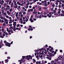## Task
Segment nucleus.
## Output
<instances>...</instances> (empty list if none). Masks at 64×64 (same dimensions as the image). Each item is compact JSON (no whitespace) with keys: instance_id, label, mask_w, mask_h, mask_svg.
<instances>
[{"instance_id":"nucleus-1","label":"nucleus","mask_w":64,"mask_h":64,"mask_svg":"<svg viewBox=\"0 0 64 64\" xmlns=\"http://www.w3.org/2000/svg\"><path fill=\"white\" fill-rule=\"evenodd\" d=\"M4 43H5V45L6 46H8V47H10L11 45H10V44L8 43V42H7L6 40H4Z\"/></svg>"},{"instance_id":"nucleus-2","label":"nucleus","mask_w":64,"mask_h":64,"mask_svg":"<svg viewBox=\"0 0 64 64\" xmlns=\"http://www.w3.org/2000/svg\"><path fill=\"white\" fill-rule=\"evenodd\" d=\"M6 8L5 9V11H6L7 10H10V6H9V5H8L6 6Z\"/></svg>"},{"instance_id":"nucleus-3","label":"nucleus","mask_w":64,"mask_h":64,"mask_svg":"<svg viewBox=\"0 0 64 64\" xmlns=\"http://www.w3.org/2000/svg\"><path fill=\"white\" fill-rule=\"evenodd\" d=\"M58 60H62L63 59V58L62 56H60L58 57Z\"/></svg>"},{"instance_id":"nucleus-4","label":"nucleus","mask_w":64,"mask_h":64,"mask_svg":"<svg viewBox=\"0 0 64 64\" xmlns=\"http://www.w3.org/2000/svg\"><path fill=\"white\" fill-rule=\"evenodd\" d=\"M6 30L7 31H8V33L11 32V33H13V30H9L8 28H6Z\"/></svg>"},{"instance_id":"nucleus-5","label":"nucleus","mask_w":64,"mask_h":64,"mask_svg":"<svg viewBox=\"0 0 64 64\" xmlns=\"http://www.w3.org/2000/svg\"><path fill=\"white\" fill-rule=\"evenodd\" d=\"M16 23H17V22H13V25L14 26V28H16Z\"/></svg>"},{"instance_id":"nucleus-6","label":"nucleus","mask_w":64,"mask_h":64,"mask_svg":"<svg viewBox=\"0 0 64 64\" xmlns=\"http://www.w3.org/2000/svg\"><path fill=\"white\" fill-rule=\"evenodd\" d=\"M46 56H47V57H46V58H47V59H48L50 60H51V58L49 57V55H47Z\"/></svg>"},{"instance_id":"nucleus-7","label":"nucleus","mask_w":64,"mask_h":64,"mask_svg":"<svg viewBox=\"0 0 64 64\" xmlns=\"http://www.w3.org/2000/svg\"><path fill=\"white\" fill-rule=\"evenodd\" d=\"M12 2L14 3V6H16L17 5V3H16V2L15 0H14L12 1Z\"/></svg>"},{"instance_id":"nucleus-8","label":"nucleus","mask_w":64,"mask_h":64,"mask_svg":"<svg viewBox=\"0 0 64 64\" xmlns=\"http://www.w3.org/2000/svg\"><path fill=\"white\" fill-rule=\"evenodd\" d=\"M35 18H39V15L38 14H36L35 16Z\"/></svg>"},{"instance_id":"nucleus-9","label":"nucleus","mask_w":64,"mask_h":64,"mask_svg":"<svg viewBox=\"0 0 64 64\" xmlns=\"http://www.w3.org/2000/svg\"><path fill=\"white\" fill-rule=\"evenodd\" d=\"M22 8L23 10H24V11H27V9H25V8L24 7H22Z\"/></svg>"},{"instance_id":"nucleus-10","label":"nucleus","mask_w":64,"mask_h":64,"mask_svg":"<svg viewBox=\"0 0 64 64\" xmlns=\"http://www.w3.org/2000/svg\"><path fill=\"white\" fill-rule=\"evenodd\" d=\"M39 54L40 55V54H41V55H43V54H44V53L42 52L41 53V52H40L39 53H38L37 54V55H38Z\"/></svg>"},{"instance_id":"nucleus-11","label":"nucleus","mask_w":64,"mask_h":64,"mask_svg":"<svg viewBox=\"0 0 64 64\" xmlns=\"http://www.w3.org/2000/svg\"><path fill=\"white\" fill-rule=\"evenodd\" d=\"M38 10L40 11L42 10L41 8V6H38Z\"/></svg>"},{"instance_id":"nucleus-12","label":"nucleus","mask_w":64,"mask_h":64,"mask_svg":"<svg viewBox=\"0 0 64 64\" xmlns=\"http://www.w3.org/2000/svg\"><path fill=\"white\" fill-rule=\"evenodd\" d=\"M30 21L31 22V23H32L34 22V20H32V18H30Z\"/></svg>"},{"instance_id":"nucleus-13","label":"nucleus","mask_w":64,"mask_h":64,"mask_svg":"<svg viewBox=\"0 0 64 64\" xmlns=\"http://www.w3.org/2000/svg\"><path fill=\"white\" fill-rule=\"evenodd\" d=\"M4 22H6V21H9V20H7V19L6 18H4Z\"/></svg>"},{"instance_id":"nucleus-14","label":"nucleus","mask_w":64,"mask_h":64,"mask_svg":"<svg viewBox=\"0 0 64 64\" xmlns=\"http://www.w3.org/2000/svg\"><path fill=\"white\" fill-rule=\"evenodd\" d=\"M6 13H7L8 15H10V14H11V12H9V11H6Z\"/></svg>"},{"instance_id":"nucleus-15","label":"nucleus","mask_w":64,"mask_h":64,"mask_svg":"<svg viewBox=\"0 0 64 64\" xmlns=\"http://www.w3.org/2000/svg\"><path fill=\"white\" fill-rule=\"evenodd\" d=\"M14 6V3H12L11 4V7L12 8Z\"/></svg>"},{"instance_id":"nucleus-16","label":"nucleus","mask_w":64,"mask_h":64,"mask_svg":"<svg viewBox=\"0 0 64 64\" xmlns=\"http://www.w3.org/2000/svg\"><path fill=\"white\" fill-rule=\"evenodd\" d=\"M1 9L2 10H5V8L3 6L2 7Z\"/></svg>"},{"instance_id":"nucleus-17","label":"nucleus","mask_w":64,"mask_h":64,"mask_svg":"<svg viewBox=\"0 0 64 64\" xmlns=\"http://www.w3.org/2000/svg\"><path fill=\"white\" fill-rule=\"evenodd\" d=\"M2 14L3 15H4V16H5L7 15V14L6 12H4L3 14Z\"/></svg>"},{"instance_id":"nucleus-18","label":"nucleus","mask_w":64,"mask_h":64,"mask_svg":"<svg viewBox=\"0 0 64 64\" xmlns=\"http://www.w3.org/2000/svg\"><path fill=\"white\" fill-rule=\"evenodd\" d=\"M42 5L43 6L44 5L45 6H48V4L46 3H45V4H43Z\"/></svg>"},{"instance_id":"nucleus-19","label":"nucleus","mask_w":64,"mask_h":64,"mask_svg":"<svg viewBox=\"0 0 64 64\" xmlns=\"http://www.w3.org/2000/svg\"><path fill=\"white\" fill-rule=\"evenodd\" d=\"M29 19V17L28 16H26V19Z\"/></svg>"},{"instance_id":"nucleus-20","label":"nucleus","mask_w":64,"mask_h":64,"mask_svg":"<svg viewBox=\"0 0 64 64\" xmlns=\"http://www.w3.org/2000/svg\"><path fill=\"white\" fill-rule=\"evenodd\" d=\"M22 18H20V20H19V23H20V21H21L22 20Z\"/></svg>"},{"instance_id":"nucleus-21","label":"nucleus","mask_w":64,"mask_h":64,"mask_svg":"<svg viewBox=\"0 0 64 64\" xmlns=\"http://www.w3.org/2000/svg\"><path fill=\"white\" fill-rule=\"evenodd\" d=\"M54 13V12H49V14L50 15H51L52 14H53Z\"/></svg>"},{"instance_id":"nucleus-22","label":"nucleus","mask_w":64,"mask_h":64,"mask_svg":"<svg viewBox=\"0 0 64 64\" xmlns=\"http://www.w3.org/2000/svg\"><path fill=\"white\" fill-rule=\"evenodd\" d=\"M26 1H23L22 2V3L23 4H26Z\"/></svg>"},{"instance_id":"nucleus-23","label":"nucleus","mask_w":64,"mask_h":64,"mask_svg":"<svg viewBox=\"0 0 64 64\" xmlns=\"http://www.w3.org/2000/svg\"><path fill=\"white\" fill-rule=\"evenodd\" d=\"M8 60L7 59L5 60V63H8Z\"/></svg>"},{"instance_id":"nucleus-24","label":"nucleus","mask_w":64,"mask_h":64,"mask_svg":"<svg viewBox=\"0 0 64 64\" xmlns=\"http://www.w3.org/2000/svg\"><path fill=\"white\" fill-rule=\"evenodd\" d=\"M54 62H54V60H52L51 62V63L52 64H53L54 63Z\"/></svg>"},{"instance_id":"nucleus-25","label":"nucleus","mask_w":64,"mask_h":64,"mask_svg":"<svg viewBox=\"0 0 64 64\" xmlns=\"http://www.w3.org/2000/svg\"><path fill=\"white\" fill-rule=\"evenodd\" d=\"M33 14H36V13H37V12L36 11H35L33 12Z\"/></svg>"},{"instance_id":"nucleus-26","label":"nucleus","mask_w":64,"mask_h":64,"mask_svg":"<svg viewBox=\"0 0 64 64\" xmlns=\"http://www.w3.org/2000/svg\"><path fill=\"white\" fill-rule=\"evenodd\" d=\"M9 11H10V12H12V8H10V9L9 10Z\"/></svg>"},{"instance_id":"nucleus-27","label":"nucleus","mask_w":64,"mask_h":64,"mask_svg":"<svg viewBox=\"0 0 64 64\" xmlns=\"http://www.w3.org/2000/svg\"><path fill=\"white\" fill-rule=\"evenodd\" d=\"M29 5V2H28L27 4H26V6H28Z\"/></svg>"},{"instance_id":"nucleus-28","label":"nucleus","mask_w":64,"mask_h":64,"mask_svg":"<svg viewBox=\"0 0 64 64\" xmlns=\"http://www.w3.org/2000/svg\"><path fill=\"white\" fill-rule=\"evenodd\" d=\"M4 7H6L7 6V4L6 3H4Z\"/></svg>"},{"instance_id":"nucleus-29","label":"nucleus","mask_w":64,"mask_h":64,"mask_svg":"<svg viewBox=\"0 0 64 64\" xmlns=\"http://www.w3.org/2000/svg\"><path fill=\"white\" fill-rule=\"evenodd\" d=\"M1 11L2 12V14H3L4 13V10H1Z\"/></svg>"},{"instance_id":"nucleus-30","label":"nucleus","mask_w":64,"mask_h":64,"mask_svg":"<svg viewBox=\"0 0 64 64\" xmlns=\"http://www.w3.org/2000/svg\"><path fill=\"white\" fill-rule=\"evenodd\" d=\"M12 14V15H15L16 14V12H13Z\"/></svg>"},{"instance_id":"nucleus-31","label":"nucleus","mask_w":64,"mask_h":64,"mask_svg":"<svg viewBox=\"0 0 64 64\" xmlns=\"http://www.w3.org/2000/svg\"><path fill=\"white\" fill-rule=\"evenodd\" d=\"M26 14V12H23V14L24 15H25V14Z\"/></svg>"},{"instance_id":"nucleus-32","label":"nucleus","mask_w":64,"mask_h":64,"mask_svg":"<svg viewBox=\"0 0 64 64\" xmlns=\"http://www.w3.org/2000/svg\"><path fill=\"white\" fill-rule=\"evenodd\" d=\"M11 3H12V1H9V5H10V4H11Z\"/></svg>"},{"instance_id":"nucleus-33","label":"nucleus","mask_w":64,"mask_h":64,"mask_svg":"<svg viewBox=\"0 0 64 64\" xmlns=\"http://www.w3.org/2000/svg\"><path fill=\"white\" fill-rule=\"evenodd\" d=\"M33 61H34V62H36V60H35V59H33L32 60Z\"/></svg>"},{"instance_id":"nucleus-34","label":"nucleus","mask_w":64,"mask_h":64,"mask_svg":"<svg viewBox=\"0 0 64 64\" xmlns=\"http://www.w3.org/2000/svg\"><path fill=\"white\" fill-rule=\"evenodd\" d=\"M6 18H9V16H8L6 15Z\"/></svg>"},{"instance_id":"nucleus-35","label":"nucleus","mask_w":64,"mask_h":64,"mask_svg":"<svg viewBox=\"0 0 64 64\" xmlns=\"http://www.w3.org/2000/svg\"><path fill=\"white\" fill-rule=\"evenodd\" d=\"M25 6V7L26 8V9H27V8H28L29 7V6Z\"/></svg>"},{"instance_id":"nucleus-36","label":"nucleus","mask_w":64,"mask_h":64,"mask_svg":"<svg viewBox=\"0 0 64 64\" xmlns=\"http://www.w3.org/2000/svg\"><path fill=\"white\" fill-rule=\"evenodd\" d=\"M44 15H46L47 12H44Z\"/></svg>"},{"instance_id":"nucleus-37","label":"nucleus","mask_w":64,"mask_h":64,"mask_svg":"<svg viewBox=\"0 0 64 64\" xmlns=\"http://www.w3.org/2000/svg\"><path fill=\"white\" fill-rule=\"evenodd\" d=\"M4 18H3V17L1 16L0 17V18L1 19H2V20H3V19H4Z\"/></svg>"},{"instance_id":"nucleus-38","label":"nucleus","mask_w":64,"mask_h":64,"mask_svg":"<svg viewBox=\"0 0 64 64\" xmlns=\"http://www.w3.org/2000/svg\"><path fill=\"white\" fill-rule=\"evenodd\" d=\"M22 58H23L24 59H25V58H26V56H22Z\"/></svg>"},{"instance_id":"nucleus-39","label":"nucleus","mask_w":64,"mask_h":64,"mask_svg":"<svg viewBox=\"0 0 64 64\" xmlns=\"http://www.w3.org/2000/svg\"><path fill=\"white\" fill-rule=\"evenodd\" d=\"M36 58H37V60H39V58L38 57V56H36Z\"/></svg>"},{"instance_id":"nucleus-40","label":"nucleus","mask_w":64,"mask_h":64,"mask_svg":"<svg viewBox=\"0 0 64 64\" xmlns=\"http://www.w3.org/2000/svg\"><path fill=\"white\" fill-rule=\"evenodd\" d=\"M4 22V21L3 20H1V23H3Z\"/></svg>"},{"instance_id":"nucleus-41","label":"nucleus","mask_w":64,"mask_h":64,"mask_svg":"<svg viewBox=\"0 0 64 64\" xmlns=\"http://www.w3.org/2000/svg\"><path fill=\"white\" fill-rule=\"evenodd\" d=\"M20 26V24H18L16 26V27H19Z\"/></svg>"},{"instance_id":"nucleus-42","label":"nucleus","mask_w":64,"mask_h":64,"mask_svg":"<svg viewBox=\"0 0 64 64\" xmlns=\"http://www.w3.org/2000/svg\"><path fill=\"white\" fill-rule=\"evenodd\" d=\"M55 62H58V59H56L55 60Z\"/></svg>"},{"instance_id":"nucleus-43","label":"nucleus","mask_w":64,"mask_h":64,"mask_svg":"<svg viewBox=\"0 0 64 64\" xmlns=\"http://www.w3.org/2000/svg\"><path fill=\"white\" fill-rule=\"evenodd\" d=\"M62 13H63V14H64V11L63 10H62L61 12Z\"/></svg>"},{"instance_id":"nucleus-44","label":"nucleus","mask_w":64,"mask_h":64,"mask_svg":"<svg viewBox=\"0 0 64 64\" xmlns=\"http://www.w3.org/2000/svg\"><path fill=\"white\" fill-rule=\"evenodd\" d=\"M20 6H24V4H23L22 3L20 4Z\"/></svg>"},{"instance_id":"nucleus-45","label":"nucleus","mask_w":64,"mask_h":64,"mask_svg":"<svg viewBox=\"0 0 64 64\" xmlns=\"http://www.w3.org/2000/svg\"><path fill=\"white\" fill-rule=\"evenodd\" d=\"M2 32H3L4 31V29L3 28H2Z\"/></svg>"},{"instance_id":"nucleus-46","label":"nucleus","mask_w":64,"mask_h":64,"mask_svg":"<svg viewBox=\"0 0 64 64\" xmlns=\"http://www.w3.org/2000/svg\"><path fill=\"white\" fill-rule=\"evenodd\" d=\"M10 29H13V27L12 26H11L10 27Z\"/></svg>"},{"instance_id":"nucleus-47","label":"nucleus","mask_w":64,"mask_h":64,"mask_svg":"<svg viewBox=\"0 0 64 64\" xmlns=\"http://www.w3.org/2000/svg\"><path fill=\"white\" fill-rule=\"evenodd\" d=\"M24 10H22L21 11V12H22V13H23V12H24Z\"/></svg>"},{"instance_id":"nucleus-48","label":"nucleus","mask_w":64,"mask_h":64,"mask_svg":"<svg viewBox=\"0 0 64 64\" xmlns=\"http://www.w3.org/2000/svg\"><path fill=\"white\" fill-rule=\"evenodd\" d=\"M8 21H6V24H8Z\"/></svg>"},{"instance_id":"nucleus-49","label":"nucleus","mask_w":64,"mask_h":64,"mask_svg":"<svg viewBox=\"0 0 64 64\" xmlns=\"http://www.w3.org/2000/svg\"><path fill=\"white\" fill-rule=\"evenodd\" d=\"M20 23L21 24H22V23H23V21L22 20H21L20 21Z\"/></svg>"},{"instance_id":"nucleus-50","label":"nucleus","mask_w":64,"mask_h":64,"mask_svg":"<svg viewBox=\"0 0 64 64\" xmlns=\"http://www.w3.org/2000/svg\"><path fill=\"white\" fill-rule=\"evenodd\" d=\"M3 25L4 26H5L6 25V24H5V23L3 24Z\"/></svg>"},{"instance_id":"nucleus-51","label":"nucleus","mask_w":64,"mask_h":64,"mask_svg":"<svg viewBox=\"0 0 64 64\" xmlns=\"http://www.w3.org/2000/svg\"><path fill=\"white\" fill-rule=\"evenodd\" d=\"M51 11H53V10H54V9H53V8H52L51 9Z\"/></svg>"},{"instance_id":"nucleus-52","label":"nucleus","mask_w":64,"mask_h":64,"mask_svg":"<svg viewBox=\"0 0 64 64\" xmlns=\"http://www.w3.org/2000/svg\"><path fill=\"white\" fill-rule=\"evenodd\" d=\"M60 0H57L56 2H60Z\"/></svg>"},{"instance_id":"nucleus-53","label":"nucleus","mask_w":64,"mask_h":64,"mask_svg":"<svg viewBox=\"0 0 64 64\" xmlns=\"http://www.w3.org/2000/svg\"><path fill=\"white\" fill-rule=\"evenodd\" d=\"M53 12L54 13H56V11L55 10H54L53 11Z\"/></svg>"},{"instance_id":"nucleus-54","label":"nucleus","mask_w":64,"mask_h":64,"mask_svg":"<svg viewBox=\"0 0 64 64\" xmlns=\"http://www.w3.org/2000/svg\"><path fill=\"white\" fill-rule=\"evenodd\" d=\"M1 2L2 3H4V0H2L1 1Z\"/></svg>"},{"instance_id":"nucleus-55","label":"nucleus","mask_w":64,"mask_h":64,"mask_svg":"<svg viewBox=\"0 0 64 64\" xmlns=\"http://www.w3.org/2000/svg\"><path fill=\"white\" fill-rule=\"evenodd\" d=\"M64 6V4H62V7H63Z\"/></svg>"},{"instance_id":"nucleus-56","label":"nucleus","mask_w":64,"mask_h":64,"mask_svg":"<svg viewBox=\"0 0 64 64\" xmlns=\"http://www.w3.org/2000/svg\"><path fill=\"white\" fill-rule=\"evenodd\" d=\"M39 17L40 18H42V16H41V14L40 15Z\"/></svg>"},{"instance_id":"nucleus-57","label":"nucleus","mask_w":64,"mask_h":64,"mask_svg":"<svg viewBox=\"0 0 64 64\" xmlns=\"http://www.w3.org/2000/svg\"><path fill=\"white\" fill-rule=\"evenodd\" d=\"M41 2L42 4H44V1H42Z\"/></svg>"},{"instance_id":"nucleus-58","label":"nucleus","mask_w":64,"mask_h":64,"mask_svg":"<svg viewBox=\"0 0 64 64\" xmlns=\"http://www.w3.org/2000/svg\"><path fill=\"white\" fill-rule=\"evenodd\" d=\"M30 11H31V12H32L33 11V9H30Z\"/></svg>"},{"instance_id":"nucleus-59","label":"nucleus","mask_w":64,"mask_h":64,"mask_svg":"<svg viewBox=\"0 0 64 64\" xmlns=\"http://www.w3.org/2000/svg\"><path fill=\"white\" fill-rule=\"evenodd\" d=\"M30 11H31L30 10V9L28 10V12H30Z\"/></svg>"},{"instance_id":"nucleus-60","label":"nucleus","mask_w":64,"mask_h":64,"mask_svg":"<svg viewBox=\"0 0 64 64\" xmlns=\"http://www.w3.org/2000/svg\"><path fill=\"white\" fill-rule=\"evenodd\" d=\"M53 7H55V4H53L52 6Z\"/></svg>"},{"instance_id":"nucleus-61","label":"nucleus","mask_w":64,"mask_h":64,"mask_svg":"<svg viewBox=\"0 0 64 64\" xmlns=\"http://www.w3.org/2000/svg\"><path fill=\"white\" fill-rule=\"evenodd\" d=\"M33 20L34 21H36V18H33Z\"/></svg>"},{"instance_id":"nucleus-62","label":"nucleus","mask_w":64,"mask_h":64,"mask_svg":"<svg viewBox=\"0 0 64 64\" xmlns=\"http://www.w3.org/2000/svg\"><path fill=\"white\" fill-rule=\"evenodd\" d=\"M44 9V10H45V9H47V8H46V7H44L43 8Z\"/></svg>"},{"instance_id":"nucleus-63","label":"nucleus","mask_w":64,"mask_h":64,"mask_svg":"<svg viewBox=\"0 0 64 64\" xmlns=\"http://www.w3.org/2000/svg\"><path fill=\"white\" fill-rule=\"evenodd\" d=\"M54 15H58V13H55L54 14Z\"/></svg>"},{"instance_id":"nucleus-64","label":"nucleus","mask_w":64,"mask_h":64,"mask_svg":"<svg viewBox=\"0 0 64 64\" xmlns=\"http://www.w3.org/2000/svg\"><path fill=\"white\" fill-rule=\"evenodd\" d=\"M29 7L30 8H32V6H29Z\"/></svg>"}]
</instances>
